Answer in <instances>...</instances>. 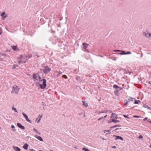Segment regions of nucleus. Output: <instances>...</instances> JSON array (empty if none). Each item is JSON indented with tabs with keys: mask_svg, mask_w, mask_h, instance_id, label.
I'll return each mask as SVG.
<instances>
[{
	"mask_svg": "<svg viewBox=\"0 0 151 151\" xmlns=\"http://www.w3.org/2000/svg\"><path fill=\"white\" fill-rule=\"evenodd\" d=\"M82 150L85 151H90L89 150L85 147L83 148Z\"/></svg>",
	"mask_w": 151,
	"mask_h": 151,
	"instance_id": "26",
	"label": "nucleus"
},
{
	"mask_svg": "<svg viewBox=\"0 0 151 151\" xmlns=\"http://www.w3.org/2000/svg\"><path fill=\"white\" fill-rule=\"evenodd\" d=\"M2 33V31L1 30V28H0V35H1Z\"/></svg>",
	"mask_w": 151,
	"mask_h": 151,
	"instance_id": "43",
	"label": "nucleus"
},
{
	"mask_svg": "<svg viewBox=\"0 0 151 151\" xmlns=\"http://www.w3.org/2000/svg\"><path fill=\"white\" fill-rule=\"evenodd\" d=\"M133 99H134V98H132V97H130L129 98H128L127 99V101H129V102L130 101H133Z\"/></svg>",
	"mask_w": 151,
	"mask_h": 151,
	"instance_id": "21",
	"label": "nucleus"
},
{
	"mask_svg": "<svg viewBox=\"0 0 151 151\" xmlns=\"http://www.w3.org/2000/svg\"><path fill=\"white\" fill-rule=\"evenodd\" d=\"M3 55H4V54H3Z\"/></svg>",
	"mask_w": 151,
	"mask_h": 151,
	"instance_id": "61",
	"label": "nucleus"
},
{
	"mask_svg": "<svg viewBox=\"0 0 151 151\" xmlns=\"http://www.w3.org/2000/svg\"><path fill=\"white\" fill-rule=\"evenodd\" d=\"M142 55L141 56V57H142Z\"/></svg>",
	"mask_w": 151,
	"mask_h": 151,
	"instance_id": "58",
	"label": "nucleus"
},
{
	"mask_svg": "<svg viewBox=\"0 0 151 151\" xmlns=\"http://www.w3.org/2000/svg\"><path fill=\"white\" fill-rule=\"evenodd\" d=\"M20 88L18 86H14L13 88V89L11 92V93H14L17 94Z\"/></svg>",
	"mask_w": 151,
	"mask_h": 151,
	"instance_id": "2",
	"label": "nucleus"
},
{
	"mask_svg": "<svg viewBox=\"0 0 151 151\" xmlns=\"http://www.w3.org/2000/svg\"><path fill=\"white\" fill-rule=\"evenodd\" d=\"M58 26L60 27V25H59V26Z\"/></svg>",
	"mask_w": 151,
	"mask_h": 151,
	"instance_id": "60",
	"label": "nucleus"
},
{
	"mask_svg": "<svg viewBox=\"0 0 151 151\" xmlns=\"http://www.w3.org/2000/svg\"><path fill=\"white\" fill-rule=\"evenodd\" d=\"M106 132H108L109 133H111V130H107L106 131Z\"/></svg>",
	"mask_w": 151,
	"mask_h": 151,
	"instance_id": "42",
	"label": "nucleus"
},
{
	"mask_svg": "<svg viewBox=\"0 0 151 151\" xmlns=\"http://www.w3.org/2000/svg\"><path fill=\"white\" fill-rule=\"evenodd\" d=\"M133 117L134 118H139V116H136V115H134L133 116Z\"/></svg>",
	"mask_w": 151,
	"mask_h": 151,
	"instance_id": "44",
	"label": "nucleus"
},
{
	"mask_svg": "<svg viewBox=\"0 0 151 151\" xmlns=\"http://www.w3.org/2000/svg\"><path fill=\"white\" fill-rule=\"evenodd\" d=\"M40 82H42V83H40V82H38V83H36V86H38V85H40V88L42 89H45L46 86L47 84L46 83V80L45 79H42L40 81Z\"/></svg>",
	"mask_w": 151,
	"mask_h": 151,
	"instance_id": "1",
	"label": "nucleus"
},
{
	"mask_svg": "<svg viewBox=\"0 0 151 151\" xmlns=\"http://www.w3.org/2000/svg\"><path fill=\"white\" fill-rule=\"evenodd\" d=\"M15 126L14 125H12L11 126V128L13 129H14L15 128Z\"/></svg>",
	"mask_w": 151,
	"mask_h": 151,
	"instance_id": "47",
	"label": "nucleus"
},
{
	"mask_svg": "<svg viewBox=\"0 0 151 151\" xmlns=\"http://www.w3.org/2000/svg\"><path fill=\"white\" fill-rule=\"evenodd\" d=\"M29 147V145L27 143H25L23 146V147L26 150H27Z\"/></svg>",
	"mask_w": 151,
	"mask_h": 151,
	"instance_id": "12",
	"label": "nucleus"
},
{
	"mask_svg": "<svg viewBox=\"0 0 151 151\" xmlns=\"http://www.w3.org/2000/svg\"><path fill=\"white\" fill-rule=\"evenodd\" d=\"M7 17V15L4 16L2 18V19L3 20L4 19Z\"/></svg>",
	"mask_w": 151,
	"mask_h": 151,
	"instance_id": "35",
	"label": "nucleus"
},
{
	"mask_svg": "<svg viewBox=\"0 0 151 151\" xmlns=\"http://www.w3.org/2000/svg\"><path fill=\"white\" fill-rule=\"evenodd\" d=\"M97 113L98 114H99L101 113H104V112H103V111H101L97 112Z\"/></svg>",
	"mask_w": 151,
	"mask_h": 151,
	"instance_id": "29",
	"label": "nucleus"
},
{
	"mask_svg": "<svg viewBox=\"0 0 151 151\" xmlns=\"http://www.w3.org/2000/svg\"><path fill=\"white\" fill-rule=\"evenodd\" d=\"M123 116L124 117V118H127L128 119H130V118L128 116L126 115H123Z\"/></svg>",
	"mask_w": 151,
	"mask_h": 151,
	"instance_id": "28",
	"label": "nucleus"
},
{
	"mask_svg": "<svg viewBox=\"0 0 151 151\" xmlns=\"http://www.w3.org/2000/svg\"><path fill=\"white\" fill-rule=\"evenodd\" d=\"M114 52H118L115 53V54L117 55H124V51L120 50H113Z\"/></svg>",
	"mask_w": 151,
	"mask_h": 151,
	"instance_id": "4",
	"label": "nucleus"
},
{
	"mask_svg": "<svg viewBox=\"0 0 151 151\" xmlns=\"http://www.w3.org/2000/svg\"><path fill=\"white\" fill-rule=\"evenodd\" d=\"M103 112H104V113H107V111H103Z\"/></svg>",
	"mask_w": 151,
	"mask_h": 151,
	"instance_id": "50",
	"label": "nucleus"
},
{
	"mask_svg": "<svg viewBox=\"0 0 151 151\" xmlns=\"http://www.w3.org/2000/svg\"><path fill=\"white\" fill-rule=\"evenodd\" d=\"M83 48L84 49H86L88 46V44H87L86 43H83Z\"/></svg>",
	"mask_w": 151,
	"mask_h": 151,
	"instance_id": "13",
	"label": "nucleus"
},
{
	"mask_svg": "<svg viewBox=\"0 0 151 151\" xmlns=\"http://www.w3.org/2000/svg\"><path fill=\"white\" fill-rule=\"evenodd\" d=\"M42 115H41L39 117V119H41V118H42Z\"/></svg>",
	"mask_w": 151,
	"mask_h": 151,
	"instance_id": "52",
	"label": "nucleus"
},
{
	"mask_svg": "<svg viewBox=\"0 0 151 151\" xmlns=\"http://www.w3.org/2000/svg\"><path fill=\"white\" fill-rule=\"evenodd\" d=\"M29 150L30 151H36L35 150L32 149H29Z\"/></svg>",
	"mask_w": 151,
	"mask_h": 151,
	"instance_id": "39",
	"label": "nucleus"
},
{
	"mask_svg": "<svg viewBox=\"0 0 151 151\" xmlns=\"http://www.w3.org/2000/svg\"><path fill=\"white\" fill-rule=\"evenodd\" d=\"M113 87L114 88L116 89V90H121L122 89V88L119 87L116 85H114L113 86Z\"/></svg>",
	"mask_w": 151,
	"mask_h": 151,
	"instance_id": "7",
	"label": "nucleus"
},
{
	"mask_svg": "<svg viewBox=\"0 0 151 151\" xmlns=\"http://www.w3.org/2000/svg\"><path fill=\"white\" fill-rule=\"evenodd\" d=\"M33 130L35 131V132H36L37 134H38L39 135H40L41 134L39 132L37 129H36L35 128H34L33 129Z\"/></svg>",
	"mask_w": 151,
	"mask_h": 151,
	"instance_id": "20",
	"label": "nucleus"
},
{
	"mask_svg": "<svg viewBox=\"0 0 151 151\" xmlns=\"http://www.w3.org/2000/svg\"><path fill=\"white\" fill-rule=\"evenodd\" d=\"M1 129V127H0V129Z\"/></svg>",
	"mask_w": 151,
	"mask_h": 151,
	"instance_id": "63",
	"label": "nucleus"
},
{
	"mask_svg": "<svg viewBox=\"0 0 151 151\" xmlns=\"http://www.w3.org/2000/svg\"><path fill=\"white\" fill-rule=\"evenodd\" d=\"M26 62V61H23L22 60H19L18 62V63L19 64V65L20 64L22 63H25Z\"/></svg>",
	"mask_w": 151,
	"mask_h": 151,
	"instance_id": "25",
	"label": "nucleus"
},
{
	"mask_svg": "<svg viewBox=\"0 0 151 151\" xmlns=\"http://www.w3.org/2000/svg\"><path fill=\"white\" fill-rule=\"evenodd\" d=\"M49 151H53V150H49Z\"/></svg>",
	"mask_w": 151,
	"mask_h": 151,
	"instance_id": "57",
	"label": "nucleus"
},
{
	"mask_svg": "<svg viewBox=\"0 0 151 151\" xmlns=\"http://www.w3.org/2000/svg\"><path fill=\"white\" fill-rule=\"evenodd\" d=\"M16 130L15 129H13V131H15Z\"/></svg>",
	"mask_w": 151,
	"mask_h": 151,
	"instance_id": "55",
	"label": "nucleus"
},
{
	"mask_svg": "<svg viewBox=\"0 0 151 151\" xmlns=\"http://www.w3.org/2000/svg\"><path fill=\"white\" fill-rule=\"evenodd\" d=\"M18 66V65H14L12 68L13 69H15Z\"/></svg>",
	"mask_w": 151,
	"mask_h": 151,
	"instance_id": "31",
	"label": "nucleus"
},
{
	"mask_svg": "<svg viewBox=\"0 0 151 151\" xmlns=\"http://www.w3.org/2000/svg\"><path fill=\"white\" fill-rule=\"evenodd\" d=\"M119 129V128H116V129H115V130H118V129Z\"/></svg>",
	"mask_w": 151,
	"mask_h": 151,
	"instance_id": "53",
	"label": "nucleus"
},
{
	"mask_svg": "<svg viewBox=\"0 0 151 151\" xmlns=\"http://www.w3.org/2000/svg\"><path fill=\"white\" fill-rule=\"evenodd\" d=\"M87 51L89 52V51L88 50H87Z\"/></svg>",
	"mask_w": 151,
	"mask_h": 151,
	"instance_id": "62",
	"label": "nucleus"
},
{
	"mask_svg": "<svg viewBox=\"0 0 151 151\" xmlns=\"http://www.w3.org/2000/svg\"><path fill=\"white\" fill-rule=\"evenodd\" d=\"M12 109L15 111V112H18L16 109L14 107H13L12 108Z\"/></svg>",
	"mask_w": 151,
	"mask_h": 151,
	"instance_id": "33",
	"label": "nucleus"
},
{
	"mask_svg": "<svg viewBox=\"0 0 151 151\" xmlns=\"http://www.w3.org/2000/svg\"><path fill=\"white\" fill-rule=\"evenodd\" d=\"M143 36H145L146 37H149L151 36V34L150 33H146L145 32H144L143 33Z\"/></svg>",
	"mask_w": 151,
	"mask_h": 151,
	"instance_id": "10",
	"label": "nucleus"
},
{
	"mask_svg": "<svg viewBox=\"0 0 151 151\" xmlns=\"http://www.w3.org/2000/svg\"><path fill=\"white\" fill-rule=\"evenodd\" d=\"M129 102V101H127V100H126V102L124 104V105L125 106L127 105V104Z\"/></svg>",
	"mask_w": 151,
	"mask_h": 151,
	"instance_id": "30",
	"label": "nucleus"
},
{
	"mask_svg": "<svg viewBox=\"0 0 151 151\" xmlns=\"http://www.w3.org/2000/svg\"><path fill=\"white\" fill-rule=\"evenodd\" d=\"M35 137L40 141L41 142H42L43 141V139H42L41 137L37 135H35Z\"/></svg>",
	"mask_w": 151,
	"mask_h": 151,
	"instance_id": "11",
	"label": "nucleus"
},
{
	"mask_svg": "<svg viewBox=\"0 0 151 151\" xmlns=\"http://www.w3.org/2000/svg\"><path fill=\"white\" fill-rule=\"evenodd\" d=\"M56 72L58 73V74L57 75V77L58 76H60V74H61L62 73V72L60 71H59V72H58V71H56Z\"/></svg>",
	"mask_w": 151,
	"mask_h": 151,
	"instance_id": "23",
	"label": "nucleus"
},
{
	"mask_svg": "<svg viewBox=\"0 0 151 151\" xmlns=\"http://www.w3.org/2000/svg\"><path fill=\"white\" fill-rule=\"evenodd\" d=\"M150 148H151V144H150Z\"/></svg>",
	"mask_w": 151,
	"mask_h": 151,
	"instance_id": "56",
	"label": "nucleus"
},
{
	"mask_svg": "<svg viewBox=\"0 0 151 151\" xmlns=\"http://www.w3.org/2000/svg\"><path fill=\"white\" fill-rule=\"evenodd\" d=\"M24 58H28V56L27 55H24Z\"/></svg>",
	"mask_w": 151,
	"mask_h": 151,
	"instance_id": "45",
	"label": "nucleus"
},
{
	"mask_svg": "<svg viewBox=\"0 0 151 151\" xmlns=\"http://www.w3.org/2000/svg\"><path fill=\"white\" fill-rule=\"evenodd\" d=\"M142 106L144 107H145V108H146L148 109H151L147 105H146L145 104H143V106Z\"/></svg>",
	"mask_w": 151,
	"mask_h": 151,
	"instance_id": "16",
	"label": "nucleus"
},
{
	"mask_svg": "<svg viewBox=\"0 0 151 151\" xmlns=\"http://www.w3.org/2000/svg\"><path fill=\"white\" fill-rule=\"evenodd\" d=\"M82 102L83 103V106H84L86 108L88 106L87 103H86V102L84 101H82Z\"/></svg>",
	"mask_w": 151,
	"mask_h": 151,
	"instance_id": "19",
	"label": "nucleus"
},
{
	"mask_svg": "<svg viewBox=\"0 0 151 151\" xmlns=\"http://www.w3.org/2000/svg\"><path fill=\"white\" fill-rule=\"evenodd\" d=\"M38 73L34 74L33 75L32 78L34 79V81H36L37 80H38Z\"/></svg>",
	"mask_w": 151,
	"mask_h": 151,
	"instance_id": "5",
	"label": "nucleus"
},
{
	"mask_svg": "<svg viewBox=\"0 0 151 151\" xmlns=\"http://www.w3.org/2000/svg\"><path fill=\"white\" fill-rule=\"evenodd\" d=\"M17 125L18 127H19V128L22 129L23 130L25 129V127H24L21 124H20L19 123H18L17 124Z\"/></svg>",
	"mask_w": 151,
	"mask_h": 151,
	"instance_id": "8",
	"label": "nucleus"
},
{
	"mask_svg": "<svg viewBox=\"0 0 151 151\" xmlns=\"http://www.w3.org/2000/svg\"><path fill=\"white\" fill-rule=\"evenodd\" d=\"M5 12H4L2 13L1 14V16H5Z\"/></svg>",
	"mask_w": 151,
	"mask_h": 151,
	"instance_id": "37",
	"label": "nucleus"
},
{
	"mask_svg": "<svg viewBox=\"0 0 151 151\" xmlns=\"http://www.w3.org/2000/svg\"><path fill=\"white\" fill-rule=\"evenodd\" d=\"M124 55H127L131 54V52L130 51H128L127 52H126L124 51Z\"/></svg>",
	"mask_w": 151,
	"mask_h": 151,
	"instance_id": "24",
	"label": "nucleus"
},
{
	"mask_svg": "<svg viewBox=\"0 0 151 151\" xmlns=\"http://www.w3.org/2000/svg\"><path fill=\"white\" fill-rule=\"evenodd\" d=\"M119 122V121L118 120H115V119H112L111 121L110 122H113L114 123H116L117 122Z\"/></svg>",
	"mask_w": 151,
	"mask_h": 151,
	"instance_id": "18",
	"label": "nucleus"
},
{
	"mask_svg": "<svg viewBox=\"0 0 151 151\" xmlns=\"http://www.w3.org/2000/svg\"><path fill=\"white\" fill-rule=\"evenodd\" d=\"M107 115H105L104 116V117H103L104 118V119L107 116Z\"/></svg>",
	"mask_w": 151,
	"mask_h": 151,
	"instance_id": "48",
	"label": "nucleus"
},
{
	"mask_svg": "<svg viewBox=\"0 0 151 151\" xmlns=\"http://www.w3.org/2000/svg\"><path fill=\"white\" fill-rule=\"evenodd\" d=\"M111 147L113 148H116V147L115 146H111Z\"/></svg>",
	"mask_w": 151,
	"mask_h": 151,
	"instance_id": "51",
	"label": "nucleus"
},
{
	"mask_svg": "<svg viewBox=\"0 0 151 151\" xmlns=\"http://www.w3.org/2000/svg\"><path fill=\"white\" fill-rule=\"evenodd\" d=\"M112 60H116V58H111Z\"/></svg>",
	"mask_w": 151,
	"mask_h": 151,
	"instance_id": "41",
	"label": "nucleus"
},
{
	"mask_svg": "<svg viewBox=\"0 0 151 151\" xmlns=\"http://www.w3.org/2000/svg\"><path fill=\"white\" fill-rule=\"evenodd\" d=\"M17 47L16 46H13L12 47V48L14 50H16L17 49Z\"/></svg>",
	"mask_w": 151,
	"mask_h": 151,
	"instance_id": "27",
	"label": "nucleus"
},
{
	"mask_svg": "<svg viewBox=\"0 0 151 151\" xmlns=\"http://www.w3.org/2000/svg\"><path fill=\"white\" fill-rule=\"evenodd\" d=\"M38 78L39 79L40 81L42 79H41V77L40 76V75L38 73Z\"/></svg>",
	"mask_w": 151,
	"mask_h": 151,
	"instance_id": "32",
	"label": "nucleus"
},
{
	"mask_svg": "<svg viewBox=\"0 0 151 151\" xmlns=\"http://www.w3.org/2000/svg\"><path fill=\"white\" fill-rule=\"evenodd\" d=\"M120 90H116V91H114V93L115 94H117L118 93V92H119V91Z\"/></svg>",
	"mask_w": 151,
	"mask_h": 151,
	"instance_id": "36",
	"label": "nucleus"
},
{
	"mask_svg": "<svg viewBox=\"0 0 151 151\" xmlns=\"http://www.w3.org/2000/svg\"><path fill=\"white\" fill-rule=\"evenodd\" d=\"M22 114L24 117L25 118L26 121L27 122L30 123H32L31 121L29 119L28 117V116L26 114H25L24 112H22Z\"/></svg>",
	"mask_w": 151,
	"mask_h": 151,
	"instance_id": "6",
	"label": "nucleus"
},
{
	"mask_svg": "<svg viewBox=\"0 0 151 151\" xmlns=\"http://www.w3.org/2000/svg\"><path fill=\"white\" fill-rule=\"evenodd\" d=\"M20 58L21 59L24 58V55H21Z\"/></svg>",
	"mask_w": 151,
	"mask_h": 151,
	"instance_id": "40",
	"label": "nucleus"
},
{
	"mask_svg": "<svg viewBox=\"0 0 151 151\" xmlns=\"http://www.w3.org/2000/svg\"><path fill=\"white\" fill-rule=\"evenodd\" d=\"M147 118H145V119H144V121H145V120H147Z\"/></svg>",
	"mask_w": 151,
	"mask_h": 151,
	"instance_id": "54",
	"label": "nucleus"
},
{
	"mask_svg": "<svg viewBox=\"0 0 151 151\" xmlns=\"http://www.w3.org/2000/svg\"><path fill=\"white\" fill-rule=\"evenodd\" d=\"M135 101L134 103L135 104H139L141 103L140 101L139 100H137L134 99Z\"/></svg>",
	"mask_w": 151,
	"mask_h": 151,
	"instance_id": "14",
	"label": "nucleus"
},
{
	"mask_svg": "<svg viewBox=\"0 0 151 151\" xmlns=\"http://www.w3.org/2000/svg\"><path fill=\"white\" fill-rule=\"evenodd\" d=\"M114 137H116L115 140H117V139H120L122 141H123V139L122 137L119 136H116L115 135H113Z\"/></svg>",
	"mask_w": 151,
	"mask_h": 151,
	"instance_id": "9",
	"label": "nucleus"
},
{
	"mask_svg": "<svg viewBox=\"0 0 151 151\" xmlns=\"http://www.w3.org/2000/svg\"><path fill=\"white\" fill-rule=\"evenodd\" d=\"M40 120H41V119L39 118V119L37 121V122L38 123H39L40 122Z\"/></svg>",
	"mask_w": 151,
	"mask_h": 151,
	"instance_id": "49",
	"label": "nucleus"
},
{
	"mask_svg": "<svg viewBox=\"0 0 151 151\" xmlns=\"http://www.w3.org/2000/svg\"><path fill=\"white\" fill-rule=\"evenodd\" d=\"M62 78H65V79H67V76L66 75H63L62 76Z\"/></svg>",
	"mask_w": 151,
	"mask_h": 151,
	"instance_id": "34",
	"label": "nucleus"
},
{
	"mask_svg": "<svg viewBox=\"0 0 151 151\" xmlns=\"http://www.w3.org/2000/svg\"><path fill=\"white\" fill-rule=\"evenodd\" d=\"M143 138V137L142 135H140L139 136V138L140 139Z\"/></svg>",
	"mask_w": 151,
	"mask_h": 151,
	"instance_id": "46",
	"label": "nucleus"
},
{
	"mask_svg": "<svg viewBox=\"0 0 151 151\" xmlns=\"http://www.w3.org/2000/svg\"><path fill=\"white\" fill-rule=\"evenodd\" d=\"M111 118H114L115 119H116L117 118V116H116L113 113L112 114V116H111Z\"/></svg>",
	"mask_w": 151,
	"mask_h": 151,
	"instance_id": "17",
	"label": "nucleus"
},
{
	"mask_svg": "<svg viewBox=\"0 0 151 151\" xmlns=\"http://www.w3.org/2000/svg\"><path fill=\"white\" fill-rule=\"evenodd\" d=\"M14 149L16 151H21V149L20 148L18 147H17L13 146V147Z\"/></svg>",
	"mask_w": 151,
	"mask_h": 151,
	"instance_id": "15",
	"label": "nucleus"
},
{
	"mask_svg": "<svg viewBox=\"0 0 151 151\" xmlns=\"http://www.w3.org/2000/svg\"><path fill=\"white\" fill-rule=\"evenodd\" d=\"M149 122L151 123V121H149Z\"/></svg>",
	"mask_w": 151,
	"mask_h": 151,
	"instance_id": "59",
	"label": "nucleus"
},
{
	"mask_svg": "<svg viewBox=\"0 0 151 151\" xmlns=\"http://www.w3.org/2000/svg\"><path fill=\"white\" fill-rule=\"evenodd\" d=\"M121 126L120 125H115L114 126H111V128H115V127H121Z\"/></svg>",
	"mask_w": 151,
	"mask_h": 151,
	"instance_id": "22",
	"label": "nucleus"
},
{
	"mask_svg": "<svg viewBox=\"0 0 151 151\" xmlns=\"http://www.w3.org/2000/svg\"><path fill=\"white\" fill-rule=\"evenodd\" d=\"M103 119L104 120V118L103 117H101L100 118H99L98 119V121H99Z\"/></svg>",
	"mask_w": 151,
	"mask_h": 151,
	"instance_id": "38",
	"label": "nucleus"
},
{
	"mask_svg": "<svg viewBox=\"0 0 151 151\" xmlns=\"http://www.w3.org/2000/svg\"><path fill=\"white\" fill-rule=\"evenodd\" d=\"M51 70V69L48 66H44V68L42 69L44 73L45 74H47Z\"/></svg>",
	"mask_w": 151,
	"mask_h": 151,
	"instance_id": "3",
	"label": "nucleus"
}]
</instances>
